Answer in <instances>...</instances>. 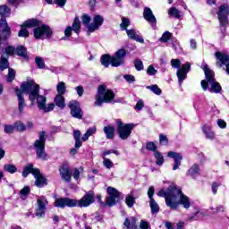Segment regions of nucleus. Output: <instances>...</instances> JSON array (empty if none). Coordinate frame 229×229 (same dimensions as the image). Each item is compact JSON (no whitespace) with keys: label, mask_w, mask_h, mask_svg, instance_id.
Returning <instances> with one entry per match:
<instances>
[{"label":"nucleus","mask_w":229,"mask_h":229,"mask_svg":"<svg viewBox=\"0 0 229 229\" xmlns=\"http://www.w3.org/2000/svg\"><path fill=\"white\" fill-rule=\"evenodd\" d=\"M157 196L165 198L166 206L172 210H177L178 207L182 206L186 210L191 208V198L182 191V189L172 184L166 190L162 189L157 192Z\"/></svg>","instance_id":"1"},{"label":"nucleus","mask_w":229,"mask_h":229,"mask_svg":"<svg viewBox=\"0 0 229 229\" xmlns=\"http://www.w3.org/2000/svg\"><path fill=\"white\" fill-rule=\"evenodd\" d=\"M21 89L22 92L29 94V99L31 101V104L35 103V99H37L38 108L42 110L43 112H53L55 110V104H46L47 103V98L45 96L40 95V86L35 83V81L29 80L24 81L21 85Z\"/></svg>","instance_id":"2"},{"label":"nucleus","mask_w":229,"mask_h":229,"mask_svg":"<svg viewBox=\"0 0 229 229\" xmlns=\"http://www.w3.org/2000/svg\"><path fill=\"white\" fill-rule=\"evenodd\" d=\"M94 203V193L89 192L84 195L81 199H74L71 198H59L56 199L54 207L58 208H72L74 207H79L80 208L90 207Z\"/></svg>","instance_id":"3"},{"label":"nucleus","mask_w":229,"mask_h":229,"mask_svg":"<svg viewBox=\"0 0 229 229\" xmlns=\"http://www.w3.org/2000/svg\"><path fill=\"white\" fill-rule=\"evenodd\" d=\"M201 67L206 76V80L201 81V87L203 90L206 92V90L208 89V85H210V88L208 89L209 92L219 94V92L222 90V88L221 84L216 81V79L214 78V71L210 70L208 64L205 63L202 64Z\"/></svg>","instance_id":"4"},{"label":"nucleus","mask_w":229,"mask_h":229,"mask_svg":"<svg viewBox=\"0 0 229 229\" xmlns=\"http://www.w3.org/2000/svg\"><path fill=\"white\" fill-rule=\"evenodd\" d=\"M115 93L105 85H99L95 96V106H102L103 103H114Z\"/></svg>","instance_id":"5"},{"label":"nucleus","mask_w":229,"mask_h":229,"mask_svg":"<svg viewBox=\"0 0 229 229\" xmlns=\"http://www.w3.org/2000/svg\"><path fill=\"white\" fill-rule=\"evenodd\" d=\"M82 24L86 26L88 31L89 33H94V31H97V30H99L100 26H103V22H105V18L99 14H96L93 17V21L90 23V21H92V17L89 14H83L81 17Z\"/></svg>","instance_id":"6"},{"label":"nucleus","mask_w":229,"mask_h":229,"mask_svg":"<svg viewBox=\"0 0 229 229\" xmlns=\"http://www.w3.org/2000/svg\"><path fill=\"white\" fill-rule=\"evenodd\" d=\"M170 64L174 69H178L176 76L178 78L179 84L182 85L187 78L189 71H191V64L189 63L182 65V61L179 59H172Z\"/></svg>","instance_id":"7"},{"label":"nucleus","mask_w":229,"mask_h":229,"mask_svg":"<svg viewBox=\"0 0 229 229\" xmlns=\"http://www.w3.org/2000/svg\"><path fill=\"white\" fill-rule=\"evenodd\" d=\"M34 148L39 160H49V157L46 153V131L39 132L38 140L34 142Z\"/></svg>","instance_id":"8"},{"label":"nucleus","mask_w":229,"mask_h":229,"mask_svg":"<svg viewBox=\"0 0 229 229\" xmlns=\"http://www.w3.org/2000/svg\"><path fill=\"white\" fill-rule=\"evenodd\" d=\"M117 126V133L122 140H127L130 139V135H131V131H133V128H135L134 123H125L121 120L116 121Z\"/></svg>","instance_id":"9"},{"label":"nucleus","mask_w":229,"mask_h":229,"mask_svg":"<svg viewBox=\"0 0 229 229\" xmlns=\"http://www.w3.org/2000/svg\"><path fill=\"white\" fill-rule=\"evenodd\" d=\"M51 35H53V30L47 25H39L34 29V37L37 39L46 40V38H51Z\"/></svg>","instance_id":"10"},{"label":"nucleus","mask_w":229,"mask_h":229,"mask_svg":"<svg viewBox=\"0 0 229 229\" xmlns=\"http://www.w3.org/2000/svg\"><path fill=\"white\" fill-rule=\"evenodd\" d=\"M215 58L216 60V67L221 69L223 65H225V72L229 74V54L228 52H216L215 54Z\"/></svg>","instance_id":"11"},{"label":"nucleus","mask_w":229,"mask_h":229,"mask_svg":"<svg viewBox=\"0 0 229 229\" xmlns=\"http://www.w3.org/2000/svg\"><path fill=\"white\" fill-rule=\"evenodd\" d=\"M220 26H226L228 24V15H229V4H223L218 7L216 12Z\"/></svg>","instance_id":"12"},{"label":"nucleus","mask_w":229,"mask_h":229,"mask_svg":"<svg viewBox=\"0 0 229 229\" xmlns=\"http://www.w3.org/2000/svg\"><path fill=\"white\" fill-rule=\"evenodd\" d=\"M49 202L47 201V198L44 196L38 197L37 199V208H36V216L37 217H44L46 216V210Z\"/></svg>","instance_id":"13"},{"label":"nucleus","mask_w":229,"mask_h":229,"mask_svg":"<svg viewBox=\"0 0 229 229\" xmlns=\"http://www.w3.org/2000/svg\"><path fill=\"white\" fill-rule=\"evenodd\" d=\"M68 108L71 110L72 117L75 119H81L83 117V111H81V106H80V102L76 100H71L68 103Z\"/></svg>","instance_id":"14"},{"label":"nucleus","mask_w":229,"mask_h":229,"mask_svg":"<svg viewBox=\"0 0 229 229\" xmlns=\"http://www.w3.org/2000/svg\"><path fill=\"white\" fill-rule=\"evenodd\" d=\"M126 57V50L121 48L115 52L112 58V67H119L124 64V58Z\"/></svg>","instance_id":"15"},{"label":"nucleus","mask_w":229,"mask_h":229,"mask_svg":"<svg viewBox=\"0 0 229 229\" xmlns=\"http://www.w3.org/2000/svg\"><path fill=\"white\" fill-rule=\"evenodd\" d=\"M107 193L109 196L106 199V205L108 207H114V205L117 203V198H119L121 193L114 187H108Z\"/></svg>","instance_id":"16"},{"label":"nucleus","mask_w":229,"mask_h":229,"mask_svg":"<svg viewBox=\"0 0 229 229\" xmlns=\"http://www.w3.org/2000/svg\"><path fill=\"white\" fill-rule=\"evenodd\" d=\"M0 46L3 44V40H6L10 37V27H8V22L6 19L2 18L0 20Z\"/></svg>","instance_id":"17"},{"label":"nucleus","mask_w":229,"mask_h":229,"mask_svg":"<svg viewBox=\"0 0 229 229\" xmlns=\"http://www.w3.org/2000/svg\"><path fill=\"white\" fill-rule=\"evenodd\" d=\"M33 176L35 178V185L36 187H38L39 189L47 185V179L44 177V175L40 173L39 170H34Z\"/></svg>","instance_id":"18"},{"label":"nucleus","mask_w":229,"mask_h":229,"mask_svg":"<svg viewBox=\"0 0 229 229\" xmlns=\"http://www.w3.org/2000/svg\"><path fill=\"white\" fill-rule=\"evenodd\" d=\"M16 96L18 98V110L21 114H24V108H26V101L24 100V97L22 94H26L22 91V89H15Z\"/></svg>","instance_id":"19"},{"label":"nucleus","mask_w":229,"mask_h":229,"mask_svg":"<svg viewBox=\"0 0 229 229\" xmlns=\"http://www.w3.org/2000/svg\"><path fill=\"white\" fill-rule=\"evenodd\" d=\"M143 17L147 22H149L152 28L157 26V18L153 14V11L149 7H145L143 11Z\"/></svg>","instance_id":"20"},{"label":"nucleus","mask_w":229,"mask_h":229,"mask_svg":"<svg viewBox=\"0 0 229 229\" xmlns=\"http://www.w3.org/2000/svg\"><path fill=\"white\" fill-rule=\"evenodd\" d=\"M167 157H169V158H174V164L173 166V171H176V169L182 165V160L183 159V157L182 154L174 151H169L167 153Z\"/></svg>","instance_id":"21"},{"label":"nucleus","mask_w":229,"mask_h":229,"mask_svg":"<svg viewBox=\"0 0 229 229\" xmlns=\"http://www.w3.org/2000/svg\"><path fill=\"white\" fill-rule=\"evenodd\" d=\"M59 173L61 174V178L64 180V182H71V179L72 178V173L71 172V169H69V166H61L59 169Z\"/></svg>","instance_id":"22"},{"label":"nucleus","mask_w":229,"mask_h":229,"mask_svg":"<svg viewBox=\"0 0 229 229\" xmlns=\"http://www.w3.org/2000/svg\"><path fill=\"white\" fill-rule=\"evenodd\" d=\"M202 131L208 140H214L216 139V131H212V125L204 124L202 126Z\"/></svg>","instance_id":"23"},{"label":"nucleus","mask_w":229,"mask_h":229,"mask_svg":"<svg viewBox=\"0 0 229 229\" xmlns=\"http://www.w3.org/2000/svg\"><path fill=\"white\" fill-rule=\"evenodd\" d=\"M123 229H137V218L135 216L126 217L123 222Z\"/></svg>","instance_id":"24"},{"label":"nucleus","mask_w":229,"mask_h":229,"mask_svg":"<svg viewBox=\"0 0 229 229\" xmlns=\"http://www.w3.org/2000/svg\"><path fill=\"white\" fill-rule=\"evenodd\" d=\"M188 174L191 176V178H198V176H199V165L198 164L191 165L188 170Z\"/></svg>","instance_id":"25"},{"label":"nucleus","mask_w":229,"mask_h":229,"mask_svg":"<svg viewBox=\"0 0 229 229\" xmlns=\"http://www.w3.org/2000/svg\"><path fill=\"white\" fill-rule=\"evenodd\" d=\"M104 133H106V139H114L115 135V128L112 125L104 127Z\"/></svg>","instance_id":"26"},{"label":"nucleus","mask_w":229,"mask_h":229,"mask_svg":"<svg viewBox=\"0 0 229 229\" xmlns=\"http://www.w3.org/2000/svg\"><path fill=\"white\" fill-rule=\"evenodd\" d=\"M54 101L58 108H65V98H64V95H56Z\"/></svg>","instance_id":"27"},{"label":"nucleus","mask_w":229,"mask_h":229,"mask_svg":"<svg viewBox=\"0 0 229 229\" xmlns=\"http://www.w3.org/2000/svg\"><path fill=\"white\" fill-rule=\"evenodd\" d=\"M37 170H38V168H33V165L31 164H29L23 168L21 174L23 178H28V174L31 173V174L33 175L34 171Z\"/></svg>","instance_id":"28"},{"label":"nucleus","mask_w":229,"mask_h":229,"mask_svg":"<svg viewBox=\"0 0 229 229\" xmlns=\"http://www.w3.org/2000/svg\"><path fill=\"white\" fill-rule=\"evenodd\" d=\"M72 31L77 33V35L80 33V31H81V21H80L79 17H75L73 23L72 25Z\"/></svg>","instance_id":"29"},{"label":"nucleus","mask_w":229,"mask_h":229,"mask_svg":"<svg viewBox=\"0 0 229 229\" xmlns=\"http://www.w3.org/2000/svg\"><path fill=\"white\" fill-rule=\"evenodd\" d=\"M23 25L25 26V28H38V26H40V21L36 19H30L26 21Z\"/></svg>","instance_id":"30"},{"label":"nucleus","mask_w":229,"mask_h":229,"mask_svg":"<svg viewBox=\"0 0 229 229\" xmlns=\"http://www.w3.org/2000/svg\"><path fill=\"white\" fill-rule=\"evenodd\" d=\"M56 91H57V95L64 96V94L67 92V87L65 86V82L64 81L58 82L56 85Z\"/></svg>","instance_id":"31"},{"label":"nucleus","mask_w":229,"mask_h":229,"mask_svg":"<svg viewBox=\"0 0 229 229\" xmlns=\"http://www.w3.org/2000/svg\"><path fill=\"white\" fill-rule=\"evenodd\" d=\"M100 62L104 65V67H109L110 64L112 65V56H110L109 55H102Z\"/></svg>","instance_id":"32"},{"label":"nucleus","mask_w":229,"mask_h":229,"mask_svg":"<svg viewBox=\"0 0 229 229\" xmlns=\"http://www.w3.org/2000/svg\"><path fill=\"white\" fill-rule=\"evenodd\" d=\"M4 171L10 174H15V173H17V166L13 164H6L4 165Z\"/></svg>","instance_id":"33"},{"label":"nucleus","mask_w":229,"mask_h":229,"mask_svg":"<svg viewBox=\"0 0 229 229\" xmlns=\"http://www.w3.org/2000/svg\"><path fill=\"white\" fill-rule=\"evenodd\" d=\"M96 127H91L89 129L87 130L86 133L84 134V136L81 138V140L83 142H87V140H89V137H92V135H94V133H96Z\"/></svg>","instance_id":"34"},{"label":"nucleus","mask_w":229,"mask_h":229,"mask_svg":"<svg viewBox=\"0 0 229 229\" xmlns=\"http://www.w3.org/2000/svg\"><path fill=\"white\" fill-rule=\"evenodd\" d=\"M149 205L151 208L152 214H158V211L160 210V207L158 206V203L155 200V199H151L149 200Z\"/></svg>","instance_id":"35"},{"label":"nucleus","mask_w":229,"mask_h":229,"mask_svg":"<svg viewBox=\"0 0 229 229\" xmlns=\"http://www.w3.org/2000/svg\"><path fill=\"white\" fill-rule=\"evenodd\" d=\"M16 54L18 56H22V58H28V50L22 46L17 47Z\"/></svg>","instance_id":"36"},{"label":"nucleus","mask_w":229,"mask_h":229,"mask_svg":"<svg viewBox=\"0 0 229 229\" xmlns=\"http://www.w3.org/2000/svg\"><path fill=\"white\" fill-rule=\"evenodd\" d=\"M154 157L156 158V164L157 165H164V156H162V153L160 151H155Z\"/></svg>","instance_id":"37"},{"label":"nucleus","mask_w":229,"mask_h":229,"mask_svg":"<svg viewBox=\"0 0 229 229\" xmlns=\"http://www.w3.org/2000/svg\"><path fill=\"white\" fill-rule=\"evenodd\" d=\"M10 67V63H8V59L2 55L0 59V69L1 71H4V69H8Z\"/></svg>","instance_id":"38"},{"label":"nucleus","mask_w":229,"mask_h":229,"mask_svg":"<svg viewBox=\"0 0 229 229\" xmlns=\"http://www.w3.org/2000/svg\"><path fill=\"white\" fill-rule=\"evenodd\" d=\"M147 89L148 90H151V92L156 94V96H160V94H162V89L160 88H158V85H157V84H154L151 86H147Z\"/></svg>","instance_id":"39"},{"label":"nucleus","mask_w":229,"mask_h":229,"mask_svg":"<svg viewBox=\"0 0 229 229\" xmlns=\"http://www.w3.org/2000/svg\"><path fill=\"white\" fill-rule=\"evenodd\" d=\"M10 7L8 5H0V15L2 17H8L10 15Z\"/></svg>","instance_id":"40"},{"label":"nucleus","mask_w":229,"mask_h":229,"mask_svg":"<svg viewBox=\"0 0 229 229\" xmlns=\"http://www.w3.org/2000/svg\"><path fill=\"white\" fill-rule=\"evenodd\" d=\"M14 130L16 131H26V125L22 122L17 121L14 123Z\"/></svg>","instance_id":"41"},{"label":"nucleus","mask_w":229,"mask_h":229,"mask_svg":"<svg viewBox=\"0 0 229 229\" xmlns=\"http://www.w3.org/2000/svg\"><path fill=\"white\" fill-rule=\"evenodd\" d=\"M169 15L172 17H174L175 19H180L182 17V14H180V11L178 9L172 7L168 10Z\"/></svg>","instance_id":"42"},{"label":"nucleus","mask_w":229,"mask_h":229,"mask_svg":"<svg viewBox=\"0 0 229 229\" xmlns=\"http://www.w3.org/2000/svg\"><path fill=\"white\" fill-rule=\"evenodd\" d=\"M125 203L127 207H129V208H131V207L135 205V197H133L132 195H127L125 198Z\"/></svg>","instance_id":"43"},{"label":"nucleus","mask_w":229,"mask_h":229,"mask_svg":"<svg viewBox=\"0 0 229 229\" xmlns=\"http://www.w3.org/2000/svg\"><path fill=\"white\" fill-rule=\"evenodd\" d=\"M26 28L28 27L24 26V24L21 25V28L18 33L19 37H23V38L30 37V31H28V29Z\"/></svg>","instance_id":"44"},{"label":"nucleus","mask_w":229,"mask_h":229,"mask_svg":"<svg viewBox=\"0 0 229 229\" xmlns=\"http://www.w3.org/2000/svg\"><path fill=\"white\" fill-rule=\"evenodd\" d=\"M4 133H7V134L13 133V131H15V125L4 124Z\"/></svg>","instance_id":"45"},{"label":"nucleus","mask_w":229,"mask_h":229,"mask_svg":"<svg viewBox=\"0 0 229 229\" xmlns=\"http://www.w3.org/2000/svg\"><path fill=\"white\" fill-rule=\"evenodd\" d=\"M103 158V165L106 166V169H112L114 167V163L112 160L106 157H102Z\"/></svg>","instance_id":"46"},{"label":"nucleus","mask_w":229,"mask_h":229,"mask_svg":"<svg viewBox=\"0 0 229 229\" xmlns=\"http://www.w3.org/2000/svg\"><path fill=\"white\" fill-rule=\"evenodd\" d=\"M35 62L38 69L46 68V63H44V59H42V57H36Z\"/></svg>","instance_id":"47"},{"label":"nucleus","mask_w":229,"mask_h":229,"mask_svg":"<svg viewBox=\"0 0 229 229\" xmlns=\"http://www.w3.org/2000/svg\"><path fill=\"white\" fill-rule=\"evenodd\" d=\"M13 80H15V71L12 68H9V72L7 75V81L12 82V81H13Z\"/></svg>","instance_id":"48"},{"label":"nucleus","mask_w":229,"mask_h":229,"mask_svg":"<svg viewBox=\"0 0 229 229\" xmlns=\"http://www.w3.org/2000/svg\"><path fill=\"white\" fill-rule=\"evenodd\" d=\"M159 142L162 146H167V144L169 143V140L165 134H159Z\"/></svg>","instance_id":"49"},{"label":"nucleus","mask_w":229,"mask_h":229,"mask_svg":"<svg viewBox=\"0 0 229 229\" xmlns=\"http://www.w3.org/2000/svg\"><path fill=\"white\" fill-rule=\"evenodd\" d=\"M157 69H155V66H153V64H150L148 68H147V74L148 76H155V74H157Z\"/></svg>","instance_id":"50"},{"label":"nucleus","mask_w":229,"mask_h":229,"mask_svg":"<svg viewBox=\"0 0 229 229\" xmlns=\"http://www.w3.org/2000/svg\"><path fill=\"white\" fill-rule=\"evenodd\" d=\"M112 153L116 156L119 155V152L115 149L104 150L102 152V158H106L107 155H112Z\"/></svg>","instance_id":"51"},{"label":"nucleus","mask_w":229,"mask_h":229,"mask_svg":"<svg viewBox=\"0 0 229 229\" xmlns=\"http://www.w3.org/2000/svg\"><path fill=\"white\" fill-rule=\"evenodd\" d=\"M135 69L136 71H143L144 70V64L141 60L137 59L134 62Z\"/></svg>","instance_id":"52"},{"label":"nucleus","mask_w":229,"mask_h":229,"mask_svg":"<svg viewBox=\"0 0 229 229\" xmlns=\"http://www.w3.org/2000/svg\"><path fill=\"white\" fill-rule=\"evenodd\" d=\"M120 26L123 30H127L128 26H130V19L123 17Z\"/></svg>","instance_id":"53"},{"label":"nucleus","mask_w":229,"mask_h":229,"mask_svg":"<svg viewBox=\"0 0 229 229\" xmlns=\"http://www.w3.org/2000/svg\"><path fill=\"white\" fill-rule=\"evenodd\" d=\"M171 37H172L171 32L165 31V32L162 35V37H161V38H160V42H168V41H169V38H171Z\"/></svg>","instance_id":"54"},{"label":"nucleus","mask_w":229,"mask_h":229,"mask_svg":"<svg viewBox=\"0 0 229 229\" xmlns=\"http://www.w3.org/2000/svg\"><path fill=\"white\" fill-rule=\"evenodd\" d=\"M146 148L148 151H153L154 153L155 151H158L157 150V145L153 141L148 142Z\"/></svg>","instance_id":"55"},{"label":"nucleus","mask_w":229,"mask_h":229,"mask_svg":"<svg viewBox=\"0 0 229 229\" xmlns=\"http://www.w3.org/2000/svg\"><path fill=\"white\" fill-rule=\"evenodd\" d=\"M126 33L128 38L131 40H134L135 37L137 36V32L135 31V30H126Z\"/></svg>","instance_id":"56"},{"label":"nucleus","mask_w":229,"mask_h":229,"mask_svg":"<svg viewBox=\"0 0 229 229\" xmlns=\"http://www.w3.org/2000/svg\"><path fill=\"white\" fill-rule=\"evenodd\" d=\"M5 53H6V55H9L10 56H12V55H15L16 49H15V47L9 46V47H5Z\"/></svg>","instance_id":"57"},{"label":"nucleus","mask_w":229,"mask_h":229,"mask_svg":"<svg viewBox=\"0 0 229 229\" xmlns=\"http://www.w3.org/2000/svg\"><path fill=\"white\" fill-rule=\"evenodd\" d=\"M20 194L22 198L26 197L28 194H30V187L25 186L23 189L21 190Z\"/></svg>","instance_id":"58"},{"label":"nucleus","mask_w":229,"mask_h":229,"mask_svg":"<svg viewBox=\"0 0 229 229\" xmlns=\"http://www.w3.org/2000/svg\"><path fill=\"white\" fill-rule=\"evenodd\" d=\"M216 124L222 130H225L226 128V122H225V120H223V119H218L216 121Z\"/></svg>","instance_id":"59"},{"label":"nucleus","mask_w":229,"mask_h":229,"mask_svg":"<svg viewBox=\"0 0 229 229\" xmlns=\"http://www.w3.org/2000/svg\"><path fill=\"white\" fill-rule=\"evenodd\" d=\"M203 216V212L198 210L195 214L190 216V219H201Z\"/></svg>","instance_id":"60"},{"label":"nucleus","mask_w":229,"mask_h":229,"mask_svg":"<svg viewBox=\"0 0 229 229\" xmlns=\"http://www.w3.org/2000/svg\"><path fill=\"white\" fill-rule=\"evenodd\" d=\"M148 196L149 199H153V196H155V187L150 186L148 191Z\"/></svg>","instance_id":"61"},{"label":"nucleus","mask_w":229,"mask_h":229,"mask_svg":"<svg viewBox=\"0 0 229 229\" xmlns=\"http://www.w3.org/2000/svg\"><path fill=\"white\" fill-rule=\"evenodd\" d=\"M221 184H219L218 182H213L211 189H212V192L213 194H217V189H219Z\"/></svg>","instance_id":"62"},{"label":"nucleus","mask_w":229,"mask_h":229,"mask_svg":"<svg viewBox=\"0 0 229 229\" xmlns=\"http://www.w3.org/2000/svg\"><path fill=\"white\" fill-rule=\"evenodd\" d=\"M140 229H149V224L146 220H141L140 224Z\"/></svg>","instance_id":"63"},{"label":"nucleus","mask_w":229,"mask_h":229,"mask_svg":"<svg viewBox=\"0 0 229 229\" xmlns=\"http://www.w3.org/2000/svg\"><path fill=\"white\" fill-rule=\"evenodd\" d=\"M123 78L128 83H133V81H135V77L133 75H124Z\"/></svg>","instance_id":"64"}]
</instances>
